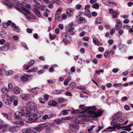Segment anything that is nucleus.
Masks as SVG:
<instances>
[{"mask_svg": "<svg viewBox=\"0 0 133 133\" xmlns=\"http://www.w3.org/2000/svg\"><path fill=\"white\" fill-rule=\"evenodd\" d=\"M15 9L24 15L27 19H30L32 16V14L29 10L25 8L21 7V9L18 7H15Z\"/></svg>", "mask_w": 133, "mask_h": 133, "instance_id": "f257e3e1", "label": "nucleus"}, {"mask_svg": "<svg viewBox=\"0 0 133 133\" xmlns=\"http://www.w3.org/2000/svg\"><path fill=\"white\" fill-rule=\"evenodd\" d=\"M25 107H23L21 108L20 111H17L15 112V118L18 119L21 118V117L23 115L25 116H28L30 115L29 111L26 112L25 111Z\"/></svg>", "mask_w": 133, "mask_h": 133, "instance_id": "f03ea898", "label": "nucleus"}, {"mask_svg": "<svg viewBox=\"0 0 133 133\" xmlns=\"http://www.w3.org/2000/svg\"><path fill=\"white\" fill-rule=\"evenodd\" d=\"M26 108L29 109L31 111V113H39L37 109V105L35 103L30 101L28 102L26 105Z\"/></svg>", "mask_w": 133, "mask_h": 133, "instance_id": "7ed1b4c3", "label": "nucleus"}, {"mask_svg": "<svg viewBox=\"0 0 133 133\" xmlns=\"http://www.w3.org/2000/svg\"><path fill=\"white\" fill-rule=\"evenodd\" d=\"M30 113V115L28 117H31L28 119L27 122L29 123H32L36 122V120L41 116V114L39 113Z\"/></svg>", "mask_w": 133, "mask_h": 133, "instance_id": "20e7f679", "label": "nucleus"}, {"mask_svg": "<svg viewBox=\"0 0 133 133\" xmlns=\"http://www.w3.org/2000/svg\"><path fill=\"white\" fill-rule=\"evenodd\" d=\"M96 109L95 108L94 109H91V110H90L89 111L90 114L89 115L90 116L97 117L101 116L103 113L102 111L101 110H98L96 111H95L94 110Z\"/></svg>", "mask_w": 133, "mask_h": 133, "instance_id": "39448f33", "label": "nucleus"}, {"mask_svg": "<svg viewBox=\"0 0 133 133\" xmlns=\"http://www.w3.org/2000/svg\"><path fill=\"white\" fill-rule=\"evenodd\" d=\"M47 125H44L42 124L41 125L36 127L34 128L32 130L35 133H37V132H39L43 129L44 127H48Z\"/></svg>", "mask_w": 133, "mask_h": 133, "instance_id": "423d86ee", "label": "nucleus"}, {"mask_svg": "<svg viewBox=\"0 0 133 133\" xmlns=\"http://www.w3.org/2000/svg\"><path fill=\"white\" fill-rule=\"evenodd\" d=\"M69 126L70 129L74 132H77L79 130V126L77 124L71 123Z\"/></svg>", "mask_w": 133, "mask_h": 133, "instance_id": "0eeeda50", "label": "nucleus"}, {"mask_svg": "<svg viewBox=\"0 0 133 133\" xmlns=\"http://www.w3.org/2000/svg\"><path fill=\"white\" fill-rule=\"evenodd\" d=\"M115 22L116 23L114 29L116 30H118L120 29L122 26V24L120 20L119 19L116 20Z\"/></svg>", "mask_w": 133, "mask_h": 133, "instance_id": "6e6552de", "label": "nucleus"}, {"mask_svg": "<svg viewBox=\"0 0 133 133\" xmlns=\"http://www.w3.org/2000/svg\"><path fill=\"white\" fill-rule=\"evenodd\" d=\"M79 107L81 110L85 111L87 110H90L91 109H94L95 108V107H85L84 105H80L79 106Z\"/></svg>", "mask_w": 133, "mask_h": 133, "instance_id": "1a4fd4ad", "label": "nucleus"}, {"mask_svg": "<svg viewBox=\"0 0 133 133\" xmlns=\"http://www.w3.org/2000/svg\"><path fill=\"white\" fill-rule=\"evenodd\" d=\"M8 125L2 123L0 125V133H3L7 129Z\"/></svg>", "mask_w": 133, "mask_h": 133, "instance_id": "9d476101", "label": "nucleus"}, {"mask_svg": "<svg viewBox=\"0 0 133 133\" xmlns=\"http://www.w3.org/2000/svg\"><path fill=\"white\" fill-rule=\"evenodd\" d=\"M10 46L9 43H6L3 46L1 47V50L3 51H6L9 49Z\"/></svg>", "mask_w": 133, "mask_h": 133, "instance_id": "9b49d317", "label": "nucleus"}, {"mask_svg": "<svg viewBox=\"0 0 133 133\" xmlns=\"http://www.w3.org/2000/svg\"><path fill=\"white\" fill-rule=\"evenodd\" d=\"M11 27L13 28L14 31L18 32L20 30V29L18 26H16L15 24L13 23H12L11 25Z\"/></svg>", "mask_w": 133, "mask_h": 133, "instance_id": "f8f14e48", "label": "nucleus"}, {"mask_svg": "<svg viewBox=\"0 0 133 133\" xmlns=\"http://www.w3.org/2000/svg\"><path fill=\"white\" fill-rule=\"evenodd\" d=\"M32 11L38 17H41V15L40 11L35 7H34V8L32 9Z\"/></svg>", "mask_w": 133, "mask_h": 133, "instance_id": "ddd939ff", "label": "nucleus"}, {"mask_svg": "<svg viewBox=\"0 0 133 133\" xmlns=\"http://www.w3.org/2000/svg\"><path fill=\"white\" fill-rule=\"evenodd\" d=\"M76 19L77 22L80 23L84 22L85 20L84 17H81L79 15H78L76 16Z\"/></svg>", "mask_w": 133, "mask_h": 133, "instance_id": "4468645a", "label": "nucleus"}, {"mask_svg": "<svg viewBox=\"0 0 133 133\" xmlns=\"http://www.w3.org/2000/svg\"><path fill=\"white\" fill-rule=\"evenodd\" d=\"M27 91L29 92L36 93L39 91V89L38 87H36L30 89H27Z\"/></svg>", "mask_w": 133, "mask_h": 133, "instance_id": "2eb2a0df", "label": "nucleus"}, {"mask_svg": "<svg viewBox=\"0 0 133 133\" xmlns=\"http://www.w3.org/2000/svg\"><path fill=\"white\" fill-rule=\"evenodd\" d=\"M66 38H63L62 41L65 44H68L70 43V42L71 40V38L70 36H68L66 37Z\"/></svg>", "mask_w": 133, "mask_h": 133, "instance_id": "dca6fc26", "label": "nucleus"}, {"mask_svg": "<svg viewBox=\"0 0 133 133\" xmlns=\"http://www.w3.org/2000/svg\"><path fill=\"white\" fill-rule=\"evenodd\" d=\"M19 129V128L17 126L15 127H10L9 128V130L11 132H14L18 130Z\"/></svg>", "mask_w": 133, "mask_h": 133, "instance_id": "f3484780", "label": "nucleus"}, {"mask_svg": "<svg viewBox=\"0 0 133 133\" xmlns=\"http://www.w3.org/2000/svg\"><path fill=\"white\" fill-rule=\"evenodd\" d=\"M73 13V11L71 9H67L66 13L68 17H71L72 16Z\"/></svg>", "mask_w": 133, "mask_h": 133, "instance_id": "a211bd4d", "label": "nucleus"}, {"mask_svg": "<svg viewBox=\"0 0 133 133\" xmlns=\"http://www.w3.org/2000/svg\"><path fill=\"white\" fill-rule=\"evenodd\" d=\"M121 115V112L116 113L112 117V119L113 120H115L120 117Z\"/></svg>", "mask_w": 133, "mask_h": 133, "instance_id": "6ab92c4d", "label": "nucleus"}, {"mask_svg": "<svg viewBox=\"0 0 133 133\" xmlns=\"http://www.w3.org/2000/svg\"><path fill=\"white\" fill-rule=\"evenodd\" d=\"M31 76L26 74H24L21 77V79L23 81H25L28 80V78Z\"/></svg>", "mask_w": 133, "mask_h": 133, "instance_id": "aec40b11", "label": "nucleus"}, {"mask_svg": "<svg viewBox=\"0 0 133 133\" xmlns=\"http://www.w3.org/2000/svg\"><path fill=\"white\" fill-rule=\"evenodd\" d=\"M53 116V114H51L49 115L45 114L43 117L42 119L45 120L46 119L52 118Z\"/></svg>", "mask_w": 133, "mask_h": 133, "instance_id": "412c9836", "label": "nucleus"}, {"mask_svg": "<svg viewBox=\"0 0 133 133\" xmlns=\"http://www.w3.org/2000/svg\"><path fill=\"white\" fill-rule=\"evenodd\" d=\"M9 91V90L6 88H3L1 89V91L2 93L6 95L7 98H9V96L7 95V94L8 93Z\"/></svg>", "mask_w": 133, "mask_h": 133, "instance_id": "4be33fe9", "label": "nucleus"}, {"mask_svg": "<svg viewBox=\"0 0 133 133\" xmlns=\"http://www.w3.org/2000/svg\"><path fill=\"white\" fill-rule=\"evenodd\" d=\"M35 61L34 60H31L28 63V65L26 66V69H25L26 70H28L29 68L30 67L32 66L33 64L34 63Z\"/></svg>", "mask_w": 133, "mask_h": 133, "instance_id": "5701e85b", "label": "nucleus"}, {"mask_svg": "<svg viewBox=\"0 0 133 133\" xmlns=\"http://www.w3.org/2000/svg\"><path fill=\"white\" fill-rule=\"evenodd\" d=\"M48 104L49 105L55 106L57 105V103L55 101L51 100L49 101Z\"/></svg>", "mask_w": 133, "mask_h": 133, "instance_id": "b1692460", "label": "nucleus"}, {"mask_svg": "<svg viewBox=\"0 0 133 133\" xmlns=\"http://www.w3.org/2000/svg\"><path fill=\"white\" fill-rule=\"evenodd\" d=\"M13 91L15 94L16 95L19 94L20 92L19 88L17 87L14 88Z\"/></svg>", "mask_w": 133, "mask_h": 133, "instance_id": "393cba45", "label": "nucleus"}, {"mask_svg": "<svg viewBox=\"0 0 133 133\" xmlns=\"http://www.w3.org/2000/svg\"><path fill=\"white\" fill-rule=\"evenodd\" d=\"M21 97L23 99L26 100L28 98V96L27 94H22L20 95Z\"/></svg>", "mask_w": 133, "mask_h": 133, "instance_id": "a878e982", "label": "nucleus"}, {"mask_svg": "<svg viewBox=\"0 0 133 133\" xmlns=\"http://www.w3.org/2000/svg\"><path fill=\"white\" fill-rule=\"evenodd\" d=\"M103 21L100 18H97L96 19V24H99L103 23Z\"/></svg>", "mask_w": 133, "mask_h": 133, "instance_id": "bb28decb", "label": "nucleus"}, {"mask_svg": "<svg viewBox=\"0 0 133 133\" xmlns=\"http://www.w3.org/2000/svg\"><path fill=\"white\" fill-rule=\"evenodd\" d=\"M112 17L113 18H116L118 17L119 15V13L117 11H115V12L112 14Z\"/></svg>", "mask_w": 133, "mask_h": 133, "instance_id": "cd10ccee", "label": "nucleus"}, {"mask_svg": "<svg viewBox=\"0 0 133 133\" xmlns=\"http://www.w3.org/2000/svg\"><path fill=\"white\" fill-rule=\"evenodd\" d=\"M6 32L4 31H1L0 32V36L2 38H4L7 36Z\"/></svg>", "mask_w": 133, "mask_h": 133, "instance_id": "c85d7f7f", "label": "nucleus"}, {"mask_svg": "<svg viewBox=\"0 0 133 133\" xmlns=\"http://www.w3.org/2000/svg\"><path fill=\"white\" fill-rule=\"evenodd\" d=\"M3 102L6 105H9L11 103V100H10L9 99H3Z\"/></svg>", "mask_w": 133, "mask_h": 133, "instance_id": "c756f323", "label": "nucleus"}, {"mask_svg": "<svg viewBox=\"0 0 133 133\" xmlns=\"http://www.w3.org/2000/svg\"><path fill=\"white\" fill-rule=\"evenodd\" d=\"M62 10V8L61 7H60L57 10L55 14V17H57V16L58 15H60L59 13Z\"/></svg>", "mask_w": 133, "mask_h": 133, "instance_id": "7c9ffc66", "label": "nucleus"}, {"mask_svg": "<svg viewBox=\"0 0 133 133\" xmlns=\"http://www.w3.org/2000/svg\"><path fill=\"white\" fill-rule=\"evenodd\" d=\"M123 124H118L115 126H114L115 129L116 128L118 130H119L121 128H124L125 127H121V125H123Z\"/></svg>", "mask_w": 133, "mask_h": 133, "instance_id": "2f4dec72", "label": "nucleus"}, {"mask_svg": "<svg viewBox=\"0 0 133 133\" xmlns=\"http://www.w3.org/2000/svg\"><path fill=\"white\" fill-rule=\"evenodd\" d=\"M113 86L116 88H117L119 87L121 88L122 87V85L121 83H114L113 84Z\"/></svg>", "mask_w": 133, "mask_h": 133, "instance_id": "473e14b6", "label": "nucleus"}, {"mask_svg": "<svg viewBox=\"0 0 133 133\" xmlns=\"http://www.w3.org/2000/svg\"><path fill=\"white\" fill-rule=\"evenodd\" d=\"M76 83L74 82L71 83L69 84V87L71 88L72 89H73L76 87Z\"/></svg>", "mask_w": 133, "mask_h": 133, "instance_id": "72a5a7b5", "label": "nucleus"}, {"mask_svg": "<svg viewBox=\"0 0 133 133\" xmlns=\"http://www.w3.org/2000/svg\"><path fill=\"white\" fill-rule=\"evenodd\" d=\"M31 131V129L30 128H28L23 130L22 132L23 133H30Z\"/></svg>", "mask_w": 133, "mask_h": 133, "instance_id": "f704fd0d", "label": "nucleus"}, {"mask_svg": "<svg viewBox=\"0 0 133 133\" xmlns=\"http://www.w3.org/2000/svg\"><path fill=\"white\" fill-rule=\"evenodd\" d=\"M8 97L9 98H10V99L9 100H11V102L12 101L15 100L17 99V97L16 96L14 95H11L10 96H9Z\"/></svg>", "mask_w": 133, "mask_h": 133, "instance_id": "c9c22d12", "label": "nucleus"}, {"mask_svg": "<svg viewBox=\"0 0 133 133\" xmlns=\"http://www.w3.org/2000/svg\"><path fill=\"white\" fill-rule=\"evenodd\" d=\"M85 11L84 14L85 15L89 16H90V13L89 10L88 9L85 10Z\"/></svg>", "mask_w": 133, "mask_h": 133, "instance_id": "e433bc0d", "label": "nucleus"}, {"mask_svg": "<svg viewBox=\"0 0 133 133\" xmlns=\"http://www.w3.org/2000/svg\"><path fill=\"white\" fill-rule=\"evenodd\" d=\"M3 3L4 5L8 6L9 8H11L12 7L11 4L9 3L8 1H5L4 2H3Z\"/></svg>", "mask_w": 133, "mask_h": 133, "instance_id": "4c0bfd02", "label": "nucleus"}, {"mask_svg": "<svg viewBox=\"0 0 133 133\" xmlns=\"http://www.w3.org/2000/svg\"><path fill=\"white\" fill-rule=\"evenodd\" d=\"M17 123H18V126H17L19 128L20 126H22L24 125V122L23 120L18 121Z\"/></svg>", "mask_w": 133, "mask_h": 133, "instance_id": "58836bf2", "label": "nucleus"}, {"mask_svg": "<svg viewBox=\"0 0 133 133\" xmlns=\"http://www.w3.org/2000/svg\"><path fill=\"white\" fill-rule=\"evenodd\" d=\"M92 6L93 8L97 9L99 8V5L97 3H95L92 5Z\"/></svg>", "mask_w": 133, "mask_h": 133, "instance_id": "ea45409f", "label": "nucleus"}, {"mask_svg": "<svg viewBox=\"0 0 133 133\" xmlns=\"http://www.w3.org/2000/svg\"><path fill=\"white\" fill-rule=\"evenodd\" d=\"M110 55L109 51V50H107L105 52L104 54V56L105 58H107Z\"/></svg>", "mask_w": 133, "mask_h": 133, "instance_id": "a19ab883", "label": "nucleus"}, {"mask_svg": "<svg viewBox=\"0 0 133 133\" xmlns=\"http://www.w3.org/2000/svg\"><path fill=\"white\" fill-rule=\"evenodd\" d=\"M123 127H125L124 128H125V129H122V130H126L128 131H131V128L128 125L126 127L123 126Z\"/></svg>", "mask_w": 133, "mask_h": 133, "instance_id": "79ce46f5", "label": "nucleus"}, {"mask_svg": "<svg viewBox=\"0 0 133 133\" xmlns=\"http://www.w3.org/2000/svg\"><path fill=\"white\" fill-rule=\"evenodd\" d=\"M93 42L95 45H97L98 46H99L100 43L98 41L97 39H95V38H93Z\"/></svg>", "mask_w": 133, "mask_h": 133, "instance_id": "37998d69", "label": "nucleus"}, {"mask_svg": "<svg viewBox=\"0 0 133 133\" xmlns=\"http://www.w3.org/2000/svg\"><path fill=\"white\" fill-rule=\"evenodd\" d=\"M54 121L56 122L57 124H59L61 123H63V121H62V120H61V119H55Z\"/></svg>", "mask_w": 133, "mask_h": 133, "instance_id": "c03bdc74", "label": "nucleus"}, {"mask_svg": "<svg viewBox=\"0 0 133 133\" xmlns=\"http://www.w3.org/2000/svg\"><path fill=\"white\" fill-rule=\"evenodd\" d=\"M13 73V71L12 70H10L9 71H7L6 72V75L7 76L9 75L12 74Z\"/></svg>", "mask_w": 133, "mask_h": 133, "instance_id": "a18cd8bd", "label": "nucleus"}, {"mask_svg": "<svg viewBox=\"0 0 133 133\" xmlns=\"http://www.w3.org/2000/svg\"><path fill=\"white\" fill-rule=\"evenodd\" d=\"M58 102L60 103L64 102L65 101V99L63 98H60L58 99Z\"/></svg>", "mask_w": 133, "mask_h": 133, "instance_id": "49530a36", "label": "nucleus"}, {"mask_svg": "<svg viewBox=\"0 0 133 133\" xmlns=\"http://www.w3.org/2000/svg\"><path fill=\"white\" fill-rule=\"evenodd\" d=\"M118 124L117 123L116 121L114 120L112 121L111 123V125L113 126L114 127L115 126Z\"/></svg>", "mask_w": 133, "mask_h": 133, "instance_id": "de8ad7c7", "label": "nucleus"}, {"mask_svg": "<svg viewBox=\"0 0 133 133\" xmlns=\"http://www.w3.org/2000/svg\"><path fill=\"white\" fill-rule=\"evenodd\" d=\"M12 38L15 41H18L19 39V37L18 36L13 35L12 36Z\"/></svg>", "mask_w": 133, "mask_h": 133, "instance_id": "09e8293b", "label": "nucleus"}, {"mask_svg": "<svg viewBox=\"0 0 133 133\" xmlns=\"http://www.w3.org/2000/svg\"><path fill=\"white\" fill-rule=\"evenodd\" d=\"M23 5L25 6L26 7L28 8L29 9L31 8V6L30 5L28 4H23Z\"/></svg>", "mask_w": 133, "mask_h": 133, "instance_id": "8fccbe9b", "label": "nucleus"}, {"mask_svg": "<svg viewBox=\"0 0 133 133\" xmlns=\"http://www.w3.org/2000/svg\"><path fill=\"white\" fill-rule=\"evenodd\" d=\"M81 112L78 110H76L72 111V113L73 114L80 113Z\"/></svg>", "mask_w": 133, "mask_h": 133, "instance_id": "3c124183", "label": "nucleus"}, {"mask_svg": "<svg viewBox=\"0 0 133 133\" xmlns=\"http://www.w3.org/2000/svg\"><path fill=\"white\" fill-rule=\"evenodd\" d=\"M62 91L59 90H57L54 91V93L55 94H61Z\"/></svg>", "mask_w": 133, "mask_h": 133, "instance_id": "603ef678", "label": "nucleus"}, {"mask_svg": "<svg viewBox=\"0 0 133 133\" xmlns=\"http://www.w3.org/2000/svg\"><path fill=\"white\" fill-rule=\"evenodd\" d=\"M35 6L38 9H40L42 6L39 2L35 5Z\"/></svg>", "mask_w": 133, "mask_h": 133, "instance_id": "864d4df0", "label": "nucleus"}, {"mask_svg": "<svg viewBox=\"0 0 133 133\" xmlns=\"http://www.w3.org/2000/svg\"><path fill=\"white\" fill-rule=\"evenodd\" d=\"M57 16V17H56L55 15V18H57L58 20L59 21H61L63 19L62 18L59 16V15H58V16Z\"/></svg>", "mask_w": 133, "mask_h": 133, "instance_id": "5fc2aeb1", "label": "nucleus"}, {"mask_svg": "<svg viewBox=\"0 0 133 133\" xmlns=\"http://www.w3.org/2000/svg\"><path fill=\"white\" fill-rule=\"evenodd\" d=\"M46 133H51L52 130L50 128H48L46 130Z\"/></svg>", "mask_w": 133, "mask_h": 133, "instance_id": "6e6d98bb", "label": "nucleus"}, {"mask_svg": "<svg viewBox=\"0 0 133 133\" xmlns=\"http://www.w3.org/2000/svg\"><path fill=\"white\" fill-rule=\"evenodd\" d=\"M49 37L50 39V40H52L54 39H55L56 37V36H52L50 34H49Z\"/></svg>", "mask_w": 133, "mask_h": 133, "instance_id": "4d7b16f0", "label": "nucleus"}, {"mask_svg": "<svg viewBox=\"0 0 133 133\" xmlns=\"http://www.w3.org/2000/svg\"><path fill=\"white\" fill-rule=\"evenodd\" d=\"M54 4V2H50V4L48 5V6L49 8H51L53 7Z\"/></svg>", "mask_w": 133, "mask_h": 133, "instance_id": "13d9d810", "label": "nucleus"}, {"mask_svg": "<svg viewBox=\"0 0 133 133\" xmlns=\"http://www.w3.org/2000/svg\"><path fill=\"white\" fill-rule=\"evenodd\" d=\"M55 82V80H49L47 81V82L50 84H52Z\"/></svg>", "mask_w": 133, "mask_h": 133, "instance_id": "bf43d9fd", "label": "nucleus"}, {"mask_svg": "<svg viewBox=\"0 0 133 133\" xmlns=\"http://www.w3.org/2000/svg\"><path fill=\"white\" fill-rule=\"evenodd\" d=\"M103 3L104 4H110V1L109 0H102Z\"/></svg>", "mask_w": 133, "mask_h": 133, "instance_id": "052dcab7", "label": "nucleus"}, {"mask_svg": "<svg viewBox=\"0 0 133 133\" xmlns=\"http://www.w3.org/2000/svg\"><path fill=\"white\" fill-rule=\"evenodd\" d=\"M53 1L56 4H59L61 3V1L59 0H53Z\"/></svg>", "mask_w": 133, "mask_h": 133, "instance_id": "680f3d73", "label": "nucleus"}, {"mask_svg": "<svg viewBox=\"0 0 133 133\" xmlns=\"http://www.w3.org/2000/svg\"><path fill=\"white\" fill-rule=\"evenodd\" d=\"M109 12L110 14H113L115 12V11H114V10L112 9H110L109 10Z\"/></svg>", "mask_w": 133, "mask_h": 133, "instance_id": "e2e57ef3", "label": "nucleus"}, {"mask_svg": "<svg viewBox=\"0 0 133 133\" xmlns=\"http://www.w3.org/2000/svg\"><path fill=\"white\" fill-rule=\"evenodd\" d=\"M5 41L4 39H2L0 40V44L1 45H3L5 43Z\"/></svg>", "mask_w": 133, "mask_h": 133, "instance_id": "0e129e2a", "label": "nucleus"}, {"mask_svg": "<svg viewBox=\"0 0 133 133\" xmlns=\"http://www.w3.org/2000/svg\"><path fill=\"white\" fill-rule=\"evenodd\" d=\"M118 33L120 35H122L124 32L123 30L121 29H119L118 30Z\"/></svg>", "mask_w": 133, "mask_h": 133, "instance_id": "69168bd1", "label": "nucleus"}, {"mask_svg": "<svg viewBox=\"0 0 133 133\" xmlns=\"http://www.w3.org/2000/svg\"><path fill=\"white\" fill-rule=\"evenodd\" d=\"M81 6H82L81 5L77 4L76 6V8L78 10H79L80 9Z\"/></svg>", "mask_w": 133, "mask_h": 133, "instance_id": "338daca9", "label": "nucleus"}, {"mask_svg": "<svg viewBox=\"0 0 133 133\" xmlns=\"http://www.w3.org/2000/svg\"><path fill=\"white\" fill-rule=\"evenodd\" d=\"M49 97V95H45L44 96V99L46 101L48 100Z\"/></svg>", "mask_w": 133, "mask_h": 133, "instance_id": "774afa93", "label": "nucleus"}]
</instances>
